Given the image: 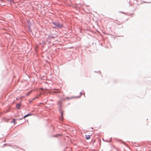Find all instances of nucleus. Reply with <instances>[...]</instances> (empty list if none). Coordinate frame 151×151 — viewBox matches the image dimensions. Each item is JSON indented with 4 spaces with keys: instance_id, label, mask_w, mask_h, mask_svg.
Masks as SVG:
<instances>
[{
    "instance_id": "9",
    "label": "nucleus",
    "mask_w": 151,
    "mask_h": 151,
    "mask_svg": "<svg viewBox=\"0 0 151 151\" xmlns=\"http://www.w3.org/2000/svg\"><path fill=\"white\" fill-rule=\"evenodd\" d=\"M71 98H69L68 97H66L64 99V100H65V99H67V100H68V99H71Z\"/></svg>"
},
{
    "instance_id": "7",
    "label": "nucleus",
    "mask_w": 151,
    "mask_h": 151,
    "mask_svg": "<svg viewBox=\"0 0 151 151\" xmlns=\"http://www.w3.org/2000/svg\"><path fill=\"white\" fill-rule=\"evenodd\" d=\"M13 122L14 124H16V120L15 119H13L11 122Z\"/></svg>"
},
{
    "instance_id": "3",
    "label": "nucleus",
    "mask_w": 151,
    "mask_h": 151,
    "mask_svg": "<svg viewBox=\"0 0 151 151\" xmlns=\"http://www.w3.org/2000/svg\"><path fill=\"white\" fill-rule=\"evenodd\" d=\"M21 106V105L20 104H18L16 105V107L17 108L19 109L20 108V107Z\"/></svg>"
},
{
    "instance_id": "2",
    "label": "nucleus",
    "mask_w": 151,
    "mask_h": 151,
    "mask_svg": "<svg viewBox=\"0 0 151 151\" xmlns=\"http://www.w3.org/2000/svg\"><path fill=\"white\" fill-rule=\"evenodd\" d=\"M86 138L87 139H88L90 138V136L89 135H86Z\"/></svg>"
},
{
    "instance_id": "5",
    "label": "nucleus",
    "mask_w": 151,
    "mask_h": 151,
    "mask_svg": "<svg viewBox=\"0 0 151 151\" xmlns=\"http://www.w3.org/2000/svg\"><path fill=\"white\" fill-rule=\"evenodd\" d=\"M61 118H60V119L61 120H63V111L61 112Z\"/></svg>"
},
{
    "instance_id": "8",
    "label": "nucleus",
    "mask_w": 151,
    "mask_h": 151,
    "mask_svg": "<svg viewBox=\"0 0 151 151\" xmlns=\"http://www.w3.org/2000/svg\"><path fill=\"white\" fill-rule=\"evenodd\" d=\"M32 92V91H30L29 92H28L27 93V95H28L29 94H30Z\"/></svg>"
},
{
    "instance_id": "1",
    "label": "nucleus",
    "mask_w": 151,
    "mask_h": 151,
    "mask_svg": "<svg viewBox=\"0 0 151 151\" xmlns=\"http://www.w3.org/2000/svg\"><path fill=\"white\" fill-rule=\"evenodd\" d=\"M52 25V27L53 28H61L63 27L62 24L58 23L53 22Z\"/></svg>"
},
{
    "instance_id": "4",
    "label": "nucleus",
    "mask_w": 151,
    "mask_h": 151,
    "mask_svg": "<svg viewBox=\"0 0 151 151\" xmlns=\"http://www.w3.org/2000/svg\"><path fill=\"white\" fill-rule=\"evenodd\" d=\"M62 101L60 100L58 102V104L60 106H61L62 104Z\"/></svg>"
},
{
    "instance_id": "6",
    "label": "nucleus",
    "mask_w": 151,
    "mask_h": 151,
    "mask_svg": "<svg viewBox=\"0 0 151 151\" xmlns=\"http://www.w3.org/2000/svg\"><path fill=\"white\" fill-rule=\"evenodd\" d=\"M32 114H27V115H25V116H24V118H25L26 117L29 116H31V115Z\"/></svg>"
}]
</instances>
